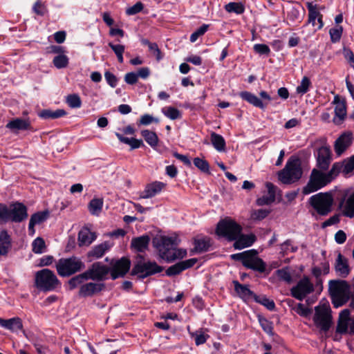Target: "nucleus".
<instances>
[{
    "instance_id": "obj_1",
    "label": "nucleus",
    "mask_w": 354,
    "mask_h": 354,
    "mask_svg": "<svg viewBox=\"0 0 354 354\" xmlns=\"http://www.w3.org/2000/svg\"><path fill=\"white\" fill-rule=\"evenodd\" d=\"M153 244L159 256L168 262L180 259L187 255V250L177 248L176 240L172 237L161 236L153 240Z\"/></svg>"
},
{
    "instance_id": "obj_2",
    "label": "nucleus",
    "mask_w": 354,
    "mask_h": 354,
    "mask_svg": "<svg viewBox=\"0 0 354 354\" xmlns=\"http://www.w3.org/2000/svg\"><path fill=\"white\" fill-rule=\"evenodd\" d=\"M61 281L53 271L44 268L35 272V286L40 291L50 292L61 287Z\"/></svg>"
},
{
    "instance_id": "obj_3",
    "label": "nucleus",
    "mask_w": 354,
    "mask_h": 354,
    "mask_svg": "<svg viewBox=\"0 0 354 354\" xmlns=\"http://www.w3.org/2000/svg\"><path fill=\"white\" fill-rule=\"evenodd\" d=\"M303 171L299 158L291 157L284 168L278 172V178L283 184H292L302 176Z\"/></svg>"
},
{
    "instance_id": "obj_4",
    "label": "nucleus",
    "mask_w": 354,
    "mask_h": 354,
    "mask_svg": "<svg viewBox=\"0 0 354 354\" xmlns=\"http://www.w3.org/2000/svg\"><path fill=\"white\" fill-rule=\"evenodd\" d=\"M55 267L59 276L68 277L84 270L85 264L80 258L73 256L58 259Z\"/></svg>"
},
{
    "instance_id": "obj_5",
    "label": "nucleus",
    "mask_w": 354,
    "mask_h": 354,
    "mask_svg": "<svg viewBox=\"0 0 354 354\" xmlns=\"http://www.w3.org/2000/svg\"><path fill=\"white\" fill-rule=\"evenodd\" d=\"M328 290L335 308L345 304L349 299V286L346 281L331 280L329 281Z\"/></svg>"
},
{
    "instance_id": "obj_6",
    "label": "nucleus",
    "mask_w": 354,
    "mask_h": 354,
    "mask_svg": "<svg viewBox=\"0 0 354 354\" xmlns=\"http://www.w3.org/2000/svg\"><path fill=\"white\" fill-rule=\"evenodd\" d=\"M333 202L332 194L328 192H320L309 198L310 205L321 216H326L332 211Z\"/></svg>"
},
{
    "instance_id": "obj_7",
    "label": "nucleus",
    "mask_w": 354,
    "mask_h": 354,
    "mask_svg": "<svg viewBox=\"0 0 354 354\" xmlns=\"http://www.w3.org/2000/svg\"><path fill=\"white\" fill-rule=\"evenodd\" d=\"M331 181L332 178L330 177V175H327L317 169H313L310 175L309 180L303 188L302 192L305 195L310 194L323 188Z\"/></svg>"
},
{
    "instance_id": "obj_8",
    "label": "nucleus",
    "mask_w": 354,
    "mask_h": 354,
    "mask_svg": "<svg viewBox=\"0 0 354 354\" xmlns=\"http://www.w3.org/2000/svg\"><path fill=\"white\" fill-rule=\"evenodd\" d=\"M242 232L241 226L230 218L221 220L217 224L216 232L230 241L236 239Z\"/></svg>"
},
{
    "instance_id": "obj_9",
    "label": "nucleus",
    "mask_w": 354,
    "mask_h": 354,
    "mask_svg": "<svg viewBox=\"0 0 354 354\" xmlns=\"http://www.w3.org/2000/svg\"><path fill=\"white\" fill-rule=\"evenodd\" d=\"M162 267L158 266L156 261H146L142 256L139 255L138 257L137 263L132 269L131 274H140V277L144 279L159 273L162 272Z\"/></svg>"
},
{
    "instance_id": "obj_10",
    "label": "nucleus",
    "mask_w": 354,
    "mask_h": 354,
    "mask_svg": "<svg viewBox=\"0 0 354 354\" xmlns=\"http://www.w3.org/2000/svg\"><path fill=\"white\" fill-rule=\"evenodd\" d=\"M313 321L322 330L327 331L332 322L331 310L329 304H319L315 308Z\"/></svg>"
},
{
    "instance_id": "obj_11",
    "label": "nucleus",
    "mask_w": 354,
    "mask_h": 354,
    "mask_svg": "<svg viewBox=\"0 0 354 354\" xmlns=\"http://www.w3.org/2000/svg\"><path fill=\"white\" fill-rule=\"evenodd\" d=\"M314 291V286L308 277L304 276L290 289L291 295L302 301L308 295Z\"/></svg>"
},
{
    "instance_id": "obj_12",
    "label": "nucleus",
    "mask_w": 354,
    "mask_h": 354,
    "mask_svg": "<svg viewBox=\"0 0 354 354\" xmlns=\"http://www.w3.org/2000/svg\"><path fill=\"white\" fill-rule=\"evenodd\" d=\"M84 272L88 280L102 281L106 278L107 274L110 272V268L102 262H95Z\"/></svg>"
},
{
    "instance_id": "obj_13",
    "label": "nucleus",
    "mask_w": 354,
    "mask_h": 354,
    "mask_svg": "<svg viewBox=\"0 0 354 354\" xmlns=\"http://www.w3.org/2000/svg\"><path fill=\"white\" fill-rule=\"evenodd\" d=\"M8 222L20 223L28 217L27 207L21 203H14L8 208Z\"/></svg>"
},
{
    "instance_id": "obj_14",
    "label": "nucleus",
    "mask_w": 354,
    "mask_h": 354,
    "mask_svg": "<svg viewBox=\"0 0 354 354\" xmlns=\"http://www.w3.org/2000/svg\"><path fill=\"white\" fill-rule=\"evenodd\" d=\"M250 251L244 267L261 273L264 272L266 268V263L257 256V250H250Z\"/></svg>"
},
{
    "instance_id": "obj_15",
    "label": "nucleus",
    "mask_w": 354,
    "mask_h": 354,
    "mask_svg": "<svg viewBox=\"0 0 354 354\" xmlns=\"http://www.w3.org/2000/svg\"><path fill=\"white\" fill-rule=\"evenodd\" d=\"M131 261L126 257H122L117 261L110 269L111 278L115 279L120 277H123L130 268Z\"/></svg>"
},
{
    "instance_id": "obj_16",
    "label": "nucleus",
    "mask_w": 354,
    "mask_h": 354,
    "mask_svg": "<svg viewBox=\"0 0 354 354\" xmlns=\"http://www.w3.org/2000/svg\"><path fill=\"white\" fill-rule=\"evenodd\" d=\"M197 262L195 258L189 259L185 261H180L170 267L166 270V274L168 276H175L180 274L183 270L192 268Z\"/></svg>"
},
{
    "instance_id": "obj_17",
    "label": "nucleus",
    "mask_w": 354,
    "mask_h": 354,
    "mask_svg": "<svg viewBox=\"0 0 354 354\" xmlns=\"http://www.w3.org/2000/svg\"><path fill=\"white\" fill-rule=\"evenodd\" d=\"M317 166L323 169L326 170L331 160L330 150L328 147L324 146L320 147L317 154Z\"/></svg>"
},
{
    "instance_id": "obj_18",
    "label": "nucleus",
    "mask_w": 354,
    "mask_h": 354,
    "mask_svg": "<svg viewBox=\"0 0 354 354\" xmlns=\"http://www.w3.org/2000/svg\"><path fill=\"white\" fill-rule=\"evenodd\" d=\"M165 187L164 183L155 181L146 185L140 194V198H149L159 194Z\"/></svg>"
},
{
    "instance_id": "obj_19",
    "label": "nucleus",
    "mask_w": 354,
    "mask_h": 354,
    "mask_svg": "<svg viewBox=\"0 0 354 354\" xmlns=\"http://www.w3.org/2000/svg\"><path fill=\"white\" fill-rule=\"evenodd\" d=\"M353 134L350 132L341 135L335 142V151L341 155L352 143Z\"/></svg>"
},
{
    "instance_id": "obj_20",
    "label": "nucleus",
    "mask_w": 354,
    "mask_h": 354,
    "mask_svg": "<svg viewBox=\"0 0 354 354\" xmlns=\"http://www.w3.org/2000/svg\"><path fill=\"white\" fill-rule=\"evenodd\" d=\"M339 208L342 214L348 218H354V192L346 198L341 201Z\"/></svg>"
},
{
    "instance_id": "obj_21",
    "label": "nucleus",
    "mask_w": 354,
    "mask_h": 354,
    "mask_svg": "<svg viewBox=\"0 0 354 354\" xmlns=\"http://www.w3.org/2000/svg\"><path fill=\"white\" fill-rule=\"evenodd\" d=\"M335 269L338 276L345 278L350 273V268L348 265V259L342 255L341 253H338L337 259L335 263Z\"/></svg>"
},
{
    "instance_id": "obj_22",
    "label": "nucleus",
    "mask_w": 354,
    "mask_h": 354,
    "mask_svg": "<svg viewBox=\"0 0 354 354\" xmlns=\"http://www.w3.org/2000/svg\"><path fill=\"white\" fill-rule=\"evenodd\" d=\"M104 287L103 284L93 282L86 283L80 286L79 296L82 297H91L100 292Z\"/></svg>"
},
{
    "instance_id": "obj_23",
    "label": "nucleus",
    "mask_w": 354,
    "mask_h": 354,
    "mask_svg": "<svg viewBox=\"0 0 354 354\" xmlns=\"http://www.w3.org/2000/svg\"><path fill=\"white\" fill-rule=\"evenodd\" d=\"M350 321V310L344 309L339 315L336 332L340 334H345L348 332V325Z\"/></svg>"
},
{
    "instance_id": "obj_24",
    "label": "nucleus",
    "mask_w": 354,
    "mask_h": 354,
    "mask_svg": "<svg viewBox=\"0 0 354 354\" xmlns=\"http://www.w3.org/2000/svg\"><path fill=\"white\" fill-rule=\"evenodd\" d=\"M234 248L237 250H241L245 248L251 246L256 241V236L253 234H241L234 240Z\"/></svg>"
},
{
    "instance_id": "obj_25",
    "label": "nucleus",
    "mask_w": 354,
    "mask_h": 354,
    "mask_svg": "<svg viewBox=\"0 0 354 354\" xmlns=\"http://www.w3.org/2000/svg\"><path fill=\"white\" fill-rule=\"evenodd\" d=\"M0 326L12 332H17L23 328L21 319L19 317H13L8 319L0 318Z\"/></svg>"
},
{
    "instance_id": "obj_26",
    "label": "nucleus",
    "mask_w": 354,
    "mask_h": 354,
    "mask_svg": "<svg viewBox=\"0 0 354 354\" xmlns=\"http://www.w3.org/2000/svg\"><path fill=\"white\" fill-rule=\"evenodd\" d=\"M95 239L96 236L95 233L91 232L87 227L82 228L78 233V242L80 246H88Z\"/></svg>"
},
{
    "instance_id": "obj_27",
    "label": "nucleus",
    "mask_w": 354,
    "mask_h": 354,
    "mask_svg": "<svg viewBox=\"0 0 354 354\" xmlns=\"http://www.w3.org/2000/svg\"><path fill=\"white\" fill-rule=\"evenodd\" d=\"M149 236L147 235L141 236L134 238L131 240V246L136 251L142 252H145L149 246Z\"/></svg>"
},
{
    "instance_id": "obj_28",
    "label": "nucleus",
    "mask_w": 354,
    "mask_h": 354,
    "mask_svg": "<svg viewBox=\"0 0 354 354\" xmlns=\"http://www.w3.org/2000/svg\"><path fill=\"white\" fill-rule=\"evenodd\" d=\"M6 127L15 132L29 129L30 128V123L27 120L17 118L10 121L6 124Z\"/></svg>"
},
{
    "instance_id": "obj_29",
    "label": "nucleus",
    "mask_w": 354,
    "mask_h": 354,
    "mask_svg": "<svg viewBox=\"0 0 354 354\" xmlns=\"http://www.w3.org/2000/svg\"><path fill=\"white\" fill-rule=\"evenodd\" d=\"M239 96L243 100L249 102L257 108L262 109L265 108L264 102L261 100V99H259L257 95L249 91H242L239 93Z\"/></svg>"
},
{
    "instance_id": "obj_30",
    "label": "nucleus",
    "mask_w": 354,
    "mask_h": 354,
    "mask_svg": "<svg viewBox=\"0 0 354 354\" xmlns=\"http://www.w3.org/2000/svg\"><path fill=\"white\" fill-rule=\"evenodd\" d=\"M11 248V239L5 230H0V256L6 255Z\"/></svg>"
},
{
    "instance_id": "obj_31",
    "label": "nucleus",
    "mask_w": 354,
    "mask_h": 354,
    "mask_svg": "<svg viewBox=\"0 0 354 354\" xmlns=\"http://www.w3.org/2000/svg\"><path fill=\"white\" fill-rule=\"evenodd\" d=\"M111 247V244L107 241L102 243L93 247V249L88 252V257L95 259L101 258Z\"/></svg>"
},
{
    "instance_id": "obj_32",
    "label": "nucleus",
    "mask_w": 354,
    "mask_h": 354,
    "mask_svg": "<svg viewBox=\"0 0 354 354\" xmlns=\"http://www.w3.org/2000/svg\"><path fill=\"white\" fill-rule=\"evenodd\" d=\"M233 283L236 292L241 298L248 299L250 297H254V295H255V294L250 290L248 286L242 285L237 281H233Z\"/></svg>"
},
{
    "instance_id": "obj_33",
    "label": "nucleus",
    "mask_w": 354,
    "mask_h": 354,
    "mask_svg": "<svg viewBox=\"0 0 354 354\" xmlns=\"http://www.w3.org/2000/svg\"><path fill=\"white\" fill-rule=\"evenodd\" d=\"M306 7L308 10V23L315 26L316 25L315 20L320 16L321 13L318 10L317 6L313 2H308Z\"/></svg>"
},
{
    "instance_id": "obj_34",
    "label": "nucleus",
    "mask_w": 354,
    "mask_h": 354,
    "mask_svg": "<svg viewBox=\"0 0 354 354\" xmlns=\"http://www.w3.org/2000/svg\"><path fill=\"white\" fill-rule=\"evenodd\" d=\"M228 13L241 15L245 12V5L242 2H230L224 6Z\"/></svg>"
},
{
    "instance_id": "obj_35",
    "label": "nucleus",
    "mask_w": 354,
    "mask_h": 354,
    "mask_svg": "<svg viewBox=\"0 0 354 354\" xmlns=\"http://www.w3.org/2000/svg\"><path fill=\"white\" fill-rule=\"evenodd\" d=\"M210 245V239L208 237L195 239L194 250L198 253L206 252L208 250Z\"/></svg>"
},
{
    "instance_id": "obj_36",
    "label": "nucleus",
    "mask_w": 354,
    "mask_h": 354,
    "mask_svg": "<svg viewBox=\"0 0 354 354\" xmlns=\"http://www.w3.org/2000/svg\"><path fill=\"white\" fill-rule=\"evenodd\" d=\"M211 142L214 147L218 151H224L225 149V141L223 136L214 132L211 133Z\"/></svg>"
},
{
    "instance_id": "obj_37",
    "label": "nucleus",
    "mask_w": 354,
    "mask_h": 354,
    "mask_svg": "<svg viewBox=\"0 0 354 354\" xmlns=\"http://www.w3.org/2000/svg\"><path fill=\"white\" fill-rule=\"evenodd\" d=\"M142 136L145 138V141L151 147L154 148L158 145V138L155 132L149 130H142L141 131Z\"/></svg>"
},
{
    "instance_id": "obj_38",
    "label": "nucleus",
    "mask_w": 354,
    "mask_h": 354,
    "mask_svg": "<svg viewBox=\"0 0 354 354\" xmlns=\"http://www.w3.org/2000/svg\"><path fill=\"white\" fill-rule=\"evenodd\" d=\"M103 200L101 198H93L88 204V209L91 214L98 215L102 209Z\"/></svg>"
},
{
    "instance_id": "obj_39",
    "label": "nucleus",
    "mask_w": 354,
    "mask_h": 354,
    "mask_svg": "<svg viewBox=\"0 0 354 354\" xmlns=\"http://www.w3.org/2000/svg\"><path fill=\"white\" fill-rule=\"evenodd\" d=\"M87 277L85 272L77 274L72 278H71L68 281V285L69 287V290H73L76 288L77 286L81 285L84 281H87Z\"/></svg>"
},
{
    "instance_id": "obj_40",
    "label": "nucleus",
    "mask_w": 354,
    "mask_h": 354,
    "mask_svg": "<svg viewBox=\"0 0 354 354\" xmlns=\"http://www.w3.org/2000/svg\"><path fill=\"white\" fill-rule=\"evenodd\" d=\"M49 216V212L48 210L38 212L37 213L33 214L30 219L31 221V225H38L41 224L45 221L48 219Z\"/></svg>"
},
{
    "instance_id": "obj_41",
    "label": "nucleus",
    "mask_w": 354,
    "mask_h": 354,
    "mask_svg": "<svg viewBox=\"0 0 354 354\" xmlns=\"http://www.w3.org/2000/svg\"><path fill=\"white\" fill-rule=\"evenodd\" d=\"M32 250L35 254H42L45 252L46 245L44 240L41 237L36 238L32 243Z\"/></svg>"
},
{
    "instance_id": "obj_42",
    "label": "nucleus",
    "mask_w": 354,
    "mask_h": 354,
    "mask_svg": "<svg viewBox=\"0 0 354 354\" xmlns=\"http://www.w3.org/2000/svg\"><path fill=\"white\" fill-rule=\"evenodd\" d=\"M276 273L280 280H282L288 283H290L292 282V274L289 267H285L277 270Z\"/></svg>"
},
{
    "instance_id": "obj_43",
    "label": "nucleus",
    "mask_w": 354,
    "mask_h": 354,
    "mask_svg": "<svg viewBox=\"0 0 354 354\" xmlns=\"http://www.w3.org/2000/svg\"><path fill=\"white\" fill-rule=\"evenodd\" d=\"M254 299L257 303L264 306L270 310H272L275 308V304L274 301L267 298L264 295L257 296L255 295H254Z\"/></svg>"
},
{
    "instance_id": "obj_44",
    "label": "nucleus",
    "mask_w": 354,
    "mask_h": 354,
    "mask_svg": "<svg viewBox=\"0 0 354 354\" xmlns=\"http://www.w3.org/2000/svg\"><path fill=\"white\" fill-rule=\"evenodd\" d=\"M109 46L113 50V51L115 54V55L118 58V61L120 64L123 63V62H124L123 53L125 50L124 46L120 45V44H114L111 42H109Z\"/></svg>"
},
{
    "instance_id": "obj_45",
    "label": "nucleus",
    "mask_w": 354,
    "mask_h": 354,
    "mask_svg": "<svg viewBox=\"0 0 354 354\" xmlns=\"http://www.w3.org/2000/svg\"><path fill=\"white\" fill-rule=\"evenodd\" d=\"M53 63L57 68H66L68 64V58L64 53L62 55H58L54 57Z\"/></svg>"
},
{
    "instance_id": "obj_46",
    "label": "nucleus",
    "mask_w": 354,
    "mask_h": 354,
    "mask_svg": "<svg viewBox=\"0 0 354 354\" xmlns=\"http://www.w3.org/2000/svg\"><path fill=\"white\" fill-rule=\"evenodd\" d=\"M67 112H38V116L43 120H50L64 117Z\"/></svg>"
},
{
    "instance_id": "obj_47",
    "label": "nucleus",
    "mask_w": 354,
    "mask_h": 354,
    "mask_svg": "<svg viewBox=\"0 0 354 354\" xmlns=\"http://www.w3.org/2000/svg\"><path fill=\"white\" fill-rule=\"evenodd\" d=\"M310 85V79L305 76L302 78L300 84L297 87L296 91L298 94L303 95L309 91Z\"/></svg>"
},
{
    "instance_id": "obj_48",
    "label": "nucleus",
    "mask_w": 354,
    "mask_h": 354,
    "mask_svg": "<svg viewBox=\"0 0 354 354\" xmlns=\"http://www.w3.org/2000/svg\"><path fill=\"white\" fill-rule=\"evenodd\" d=\"M193 162L194 165L201 171L209 173V165L207 160L200 158H195Z\"/></svg>"
},
{
    "instance_id": "obj_49",
    "label": "nucleus",
    "mask_w": 354,
    "mask_h": 354,
    "mask_svg": "<svg viewBox=\"0 0 354 354\" xmlns=\"http://www.w3.org/2000/svg\"><path fill=\"white\" fill-rule=\"evenodd\" d=\"M66 102L71 109H77L81 106L80 97L76 94L68 95Z\"/></svg>"
},
{
    "instance_id": "obj_50",
    "label": "nucleus",
    "mask_w": 354,
    "mask_h": 354,
    "mask_svg": "<svg viewBox=\"0 0 354 354\" xmlns=\"http://www.w3.org/2000/svg\"><path fill=\"white\" fill-rule=\"evenodd\" d=\"M281 253L283 255H286L290 252H295L297 250V247L293 246L292 245V241L290 240H286L280 245Z\"/></svg>"
},
{
    "instance_id": "obj_51",
    "label": "nucleus",
    "mask_w": 354,
    "mask_h": 354,
    "mask_svg": "<svg viewBox=\"0 0 354 354\" xmlns=\"http://www.w3.org/2000/svg\"><path fill=\"white\" fill-rule=\"evenodd\" d=\"M209 26L207 24H203L201 27H199L196 31H194L190 35L189 40L191 42H195L198 38L202 35H203L208 30Z\"/></svg>"
},
{
    "instance_id": "obj_52",
    "label": "nucleus",
    "mask_w": 354,
    "mask_h": 354,
    "mask_svg": "<svg viewBox=\"0 0 354 354\" xmlns=\"http://www.w3.org/2000/svg\"><path fill=\"white\" fill-rule=\"evenodd\" d=\"M270 213V209H259L252 212L251 218L254 220L261 221L265 218Z\"/></svg>"
},
{
    "instance_id": "obj_53",
    "label": "nucleus",
    "mask_w": 354,
    "mask_h": 354,
    "mask_svg": "<svg viewBox=\"0 0 354 354\" xmlns=\"http://www.w3.org/2000/svg\"><path fill=\"white\" fill-rule=\"evenodd\" d=\"M344 174H354V155L344 162Z\"/></svg>"
},
{
    "instance_id": "obj_54",
    "label": "nucleus",
    "mask_w": 354,
    "mask_h": 354,
    "mask_svg": "<svg viewBox=\"0 0 354 354\" xmlns=\"http://www.w3.org/2000/svg\"><path fill=\"white\" fill-rule=\"evenodd\" d=\"M192 336L194 338L195 343L197 346L204 344L207 337H209L208 335L205 334V333L201 330L196 331L192 333Z\"/></svg>"
},
{
    "instance_id": "obj_55",
    "label": "nucleus",
    "mask_w": 354,
    "mask_h": 354,
    "mask_svg": "<svg viewBox=\"0 0 354 354\" xmlns=\"http://www.w3.org/2000/svg\"><path fill=\"white\" fill-rule=\"evenodd\" d=\"M343 32V28L342 26H337L335 28H333L330 29L329 34L330 36V39L333 42H337L339 41L342 34Z\"/></svg>"
},
{
    "instance_id": "obj_56",
    "label": "nucleus",
    "mask_w": 354,
    "mask_h": 354,
    "mask_svg": "<svg viewBox=\"0 0 354 354\" xmlns=\"http://www.w3.org/2000/svg\"><path fill=\"white\" fill-rule=\"evenodd\" d=\"M340 172L344 174V162H335L333 164L330 171L326 174L330 175L333 180Z\"/></svg>"
},
{
    "instance_id": "obj_57",
    "label": "nucleus",
    "mask_w": 354,
    "mask_h": 354,
    "mask_svg": "<svg viewBox=\"0 0 354 354\" xmlns=\"http://www.w3.org/2000/svg\"><path fill=\"white\" fill-rule=\"evenodd\" d=\"M254 51L260 55H268L270 53L269 46L264 44H256L253 46Z\"/></svg>"
},
{
    "instance_id": "obj_58",
    "label": "nucleus",
    "mask_w": 354,
    "mask_h": 354,
    "mask_svg": "<svg viewBox=\"0 0 354 354\" xmlns=\"http://www.w3.org/2000/svg\"><path fill=\"white\" fill-rule=\"evenodd\" d=\"M250 252L251 251L250 250L244 251L243 252L233 254L230 257H231V259L234 261H241L243 266H244L245 261H246Z\"/></svg>"
},
{
    "instance_id": "obj_59",
    "label": "nucleus",
    "mask_w": 354,
    "mask_h": 354,
    "mask_svg": "<svg viewBox=\"0 0 354 354\" xmlns=\"http://www.w3.org/2000/svg\"><path fill=\"white\" fill-rule=\"evenodd\" d=\"M142 9L143 4L141 2H137L136 4L126 10V14L127 15H134L141 12Z\"/></svg>"
},
{
    "instance_id": "obj_60",
    "label": "nucleus",
    "mask_w": 354,
    "mask_h": 354,
    "mask_svg": "<svg viewBox=\"0 0 354 354\" xmlns=\"http://www.w3.org/2000/svg\"><path fill=\"white\" fill-rule=\"evenodd\" d=\"M8 216V207L6 205L0 203V224L7 223Z\"/></svg>"
},
{
    "instance_id": "obj_61",
    "label": "nucleus",
    "mask_w": 354,
    "mask_h": 354,
    "mask_svg": "<svg viewBox=\"0 0 354 354\" xmlns=\"http://www.w3.org/2000/svg\"><path fill=\"white\" fill-rule=\"evenodd\" d=\"M104 77L107 84L112 88H114L117 86L118 79L113 73L109 71H106L104 73Z\"/></svg>"
},
{
    "instance_id": "obj_62",
    "label": "nucleus",
    "mask_w": 354,
    "mask_h": 354,
    "mask_svg": "<svg viewBox=\"0 0 354 354\" xmlns=\"http://www.w3.org/2000/svg\"><path fill=\"white\" fill-rule=\"evenodd\" d=\"M153 122L158 123V119L149 114L143 115L139 122V124L149 125Z\"/></svg>"
},
{
    "instance_id": "obj_63",
    "label": "nucleus",
    "mask_w": 354,
    "mask_h": 354,
    "mask_svg": "<svg viewBox=\"0 0 354 354\" xmlns=\"http://www.w3.org/2000/svg\"><path fill=\"white\" fill-rule=\"evenodd\" d=\"M299 10L295 7L290 8L287 13L288 19L292 22L298 20L299 19Z\"/></svg>"
},
{
    "instance_id": "obj_64",
    "label": "nucleus",
    "mask_w": 354,
    "mask_h": 354,
    "mask_svg": "<svg viewBox=\"0 0 354 354\" xmlns=\"http://www.w3.org/2000/svg\"><path fill=\"white\" fill-rule=\"evenodd\" d=\"M295 311L297 314L303 317H308L311 313L310 309L305 306L303 304H298L295 308Z\"/></svg>"
}]
</instances>
